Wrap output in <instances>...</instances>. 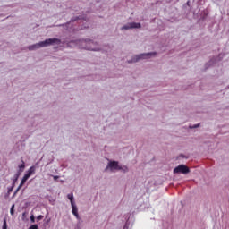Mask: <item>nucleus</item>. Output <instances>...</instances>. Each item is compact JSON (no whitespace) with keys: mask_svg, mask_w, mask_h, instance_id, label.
I'll return each instance as SVG.
<instances>
[{"mask_svg":"<svg viewBox=\"0 0 229 229\" xmlns=\"http://www.w3.org/2000/svg\"><path fill=\"white\" fill-rule=\"evenodd\" d=\"M24 183L22 181L21 182L20 185L18 186L16 192H19V191H21V189H22V187L24 186Z\"/></svg>","mask_w":229,"mask_h":229,"instance_id":"nucleus-12","label":"nucleus"},{"mask_svg":"<svg viewBox=\"0 0 229 229\" xmlns=\"http://www.w3.org/2000/svg\"><path fill=\"white\" fill-rule=\"evenodd\" d=\"M29 178H30L29 176L24 175L23 178H22V180H21V182H22L23 183H26V182H28V179H29Z\"/></svg>","mask_w":229,"mask_h":229,"instance_id":"nucleus-14","label":"nucleus"},{"mask_svg":"<svg viewBox=\"0 0 229 229\" xmlns=\"http://www.w3.org/2000/svg\"><path fill=\"white\" fill-rule=\"evenodd\" d=\"M2 229H8V224L6 223V218L4 219Z\"/></svg>","mask_w":229,"mask_h":229,"instance_id":"nucleus-13","label":"nucleus"},{"mask_svg":"<svg viewBox=\"0 0 229 229\" xmlns=\"http://www.w3.org/2000/svg\"><path fill=\"white\" fill-rule=\"evenodd\" d=\"M140 27H141L140 23L131 22L122 27V30H133L135 28H140Z\"/></svg>","mask_w":229,"mask_h":229,"instance_id":"nucleus-6","label":"nucleus"},{"mask_svg":"<svg viewBox=\"0 0 229 229\" xmlns=\"http://www.w3.org/2000/svg\"><path fill=\"white\" fill-rule=\"evenodd\" d=\"M36 168L35 166H30L25 175H27L29 178L31 176V174H35Z\"/></svg>","mask_w":229,"mask_h":229,"instance_id":"nucleus-8","label":"nucleus"},{"mask_svg":"<svg viewBox=\"0 0 229 229\" xmlns=\"http://www.w3.org/2000/svg\"><path fill=\"white\" fill-rule=\"evenodd\" d=\"M153 55H155V53L140 54V55H135L131 59V62H139V60H144V59L149 58V56H153Z\"/></svg>","mask_w":229,"mask_h":229,"instance_id":"nucleus-5","label":"nucleus"},{"mask_svg":"<svg viewBox=\"0 0 229 229\" xmlns=\"http://www.w3.org/2000/svg\"><path fill=\"white\" fill-rule=\"evenodd\" d=\"M17 178H19V176H17V177L15 178L14 182L17 180Z\"/></svg>","mask_w":229,"mask_h":229,"instance_id":"nucleus-21","label":"nucleus"},{"mask_svg":"<svg viewBox=\"0 0 229 229\" xmlns=\"http://www.w3.org/2000/svg\"><path fill=\"white\" fill-rule=\"evenodd\" d=\"M58 176L57 175H55V176H54V180H58Z\"/></svg>","mask_w":229,"mask_h":229,"instance_id":"nucleus-19","label":"nucleus"},{"mask_svg":"<svg viewBox=\"0 0 229 229\" xmlns=\"http://www.w3.org/2000/svg\"><path fill=\"white\" fill-rule=\"evenodd\" d=\"M72 214H73L77 219H80V215L78 214V208L76 207V204H72Z\"/></svg>","mask_w":229,"mask_h":229,"instance_id":"nucleus-7","label":"nucleus"},{"mask_svg":"<svg viewBox=\"0 0 229 229\" xmlns=\"http://www.w3.org/2000/svg\"><path fill=\"white\" fill-rule=\"evenodd\" d=\"M29 229H38V225H32L30 226Z\"/></svg>","mask_w":229,"mask_h":229,"instance_id":"nucleus-16","label":"nucleus"},{"mask_svg":"<svg viewBox=\"0 0 229 229\" xmlns=\"http://www.w3.org/2000/svg\"><path fill=\"white\" fill-rule=\"evenodd\" d=\"M30 221H31V223H35V216L32 215L30 216Z\"/></svg>","mask_w":229,"mask_h":229,"instance_id":"nucleus-18","label":"nucleus"},{"mask_svg":"<svg viewBox=\"0 0 229 229\" xmlns=\"http://www.w3.org/2000/svg\"><path fill=\"white\" fill-rule=\"evenodd\" d=\"M67 198L70 199L71 205L74 204V195L72 193L68 194Z\"/></svg>","mask_w":229,"mask_h":229,"instance_id":"nucleus-9","label":"nucleus"},{"mask_svg":"<svg viewBox=\"0 0 229 229\" xmlns=\"http://www.w3.org/2000/svg\"><path fill=\"white\" fill-rule=\"evenodd\" d=\"M107 169H110L111 171H114V170H121L123 169L124 171V173H127L128 171V167L124 166L123 168L119 166V163L117 161H111L109 162V164L107 165L106 168V171Z\"/></svg>","mask_w":229,"mask_h":229,"instance_id":"nucleus-2","label":"nucleus"},{"mask_svg":"<svg viewBox=\"0 0 229 229\" xmlns=\"http://www.w3.org/2000/svg\"><path fill=\"white\" fill-rule=\"evenodd\" d=\"M83 44H85L84 49H87L88 51H99L98 48L96 47V43L94 41H83Z\"/></svg>","mask_w":229,"mask_h":229,"instance_id":"nucleus-4","label":"nucleus"},{"mask_svg":"<svg viewBox=\"0 0 229 229\" xmlns=\"http://www.w3.org/2000/svg\"><path fill=\"white\" fill-rule=\"evenodd\" d=\"M198 126H199V124L194 125L193 127L191 128H198Z\"/></svg>","mask_w":229,"mask_h":229,"instance_id":"nucleus-20","label":"nucleus"},{"mask_svg":"<svg viewBox=\"0 0 229 229\" xmlns=\"http://www.w3.org/2000/svg\"><path fill=\"white\" fill-rule=\"evenodd\" d=\"M61 40L58 38H48L46 39L45 41H41L39 43L31 45L29 47L30 51H33L35 49H40V47H47V46H53V44H61Z\"/></svg>","mask_w":229,"mask_h":229,"instance_id":"nucleus-1","label":"nucleus"},{"mask_svg":"<svg viewBox=\"0 0 229 229\" xmlns=\"http://www.w3.org/2000/svg\"><path fill=\"white\" fill-rule=\"evenodd\" d=\"M41 219H44V216L39 215V216L37 217V220H38V221H41Z\"/></svg>","mask_w":229,"mask_h":229,"instance_id":"nucleus-17","label":"nucleus"},{"mask_svg":"<svg viewBox=\"0 0 229 229\" xmlns=\"http://www.w3.org/2000/svg\"><path fill=\"white\" fill-rule=\"evenodd\" d=\"M189 167L185 165H179L177 167L174 169V174L178 173H182V174H187L190 173Z\"/></svg>","mask_w":229,"mask_h":229,"instance_id":"nucleus-3","label":"nucleus"},{"mask_svg":"<svg viewBox=\"0 0 229 229\" xmlns=\"http://www.w3.org/2000/svg\"><path fill=\"white\" fill-rule=\"evenodd\" d=\"M123 229H125V228H123Z\"/></svg>","mask_w":229,"mask_h":229,"instance_id":"nucleus-22","label":"nucleus"},{"mask_svg":"<svg viewBox=\"0 0 229 229\" xmlns=\"http://www.w3.org/2000/svg\"><path fill=\"white\" fill-rule=\"evenodd\" d=\"M29 178H30L29 176L24 175L23 178H22V180H21V182H22L23 183H26V182H28V179H29Z\"/></svg>","mask_w":229,"mask_h":229,"instance_id":"nucleus-15","label":"nucleus"},{"mask_svg":"<svg viewBox=\"0 0 229 229\" xmlns=\"http://www.w3.org/2000/svg\"><path fill=\"white\" fill-rule=\"evenodd\" d=\"M11 216H13L15 214V204H13L10 209Z\"/></svg>","mask_w":229,"mask_h":229,"instance_id":"nucleus-11","label":"nucleus"},{"mask_svg":"<svg viewBox=\"0 0 229 229\" xmlns=\"http://www.w3.org/2000/svg\"><path fill=\"white\" fill-rule=\"evenodd\" d=\"M26 167V164L24 163V160H21V165H19L20 171H24Z\"/></svg>","mask_w":229,"mask_h":229,"instance_id":"nucleus-10","label":"nucleus"}]
</instances>
